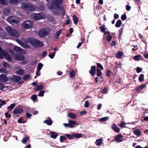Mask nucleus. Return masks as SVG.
I'll list each match as a JSON object with an SVG mask.
<instances>
[{"mask_svg":"<svg viewBox=\"0 0 148 148\" xmlns=\"http://www.w3.org/2000/svg\"><path fill=\"white\" fill-rule=\"evenodd\" d=\"M64 0H53L51 3L49 2L47 4L48 7L54 14L58 15L59 12L58 11L60 8L59 4L63 3Z\"/></svg>","mask_w":148,"mask_h":148,"instance_id":"1","label":"nucleus"},{"mask_svg":"<svg viewBox=\"0 0 148 148\" xmlns=\"http://www.w3.org/2000/svg\"><path fill=\"white\" fill-rule=\"evenodd\" d=\"M27 42L36 47H41L43 46L42 43L40 41L34 38H27Z\"/></svg>","mask_w":148,"mask_h":148,"instance_id":"2","label":"nucleus"},{"mask_svg":"<svg viewBox=\"0 0 148 148\" xmlns=\"http://www.w3.org/2000/svg\"><path fill=\"white\" fill-rule=\"evenodd\" d=\"M51 30L48 28H44L40 29L38 32V35L41 38H44L49 35L50 33Z\"/></svg>","mask_w":148,"mask_h":148,"instance_id":"3","label":"nucleus"},{"mask_svg":"<svg viewBox=\"0 0 148 148\" xmlns=\"http://www.w3.org/2000/svg\"><path fill=\"white\" fill-rule=\"evenodd\" d=\"M6 30L8 33L12 36L18 38L20 36L19 33L17 30L10 27H6Z\"/></svg>","mask_w":148,"mask_h":148,"instance_id":"4","label":"nucleus"},{"mask_svg":"<svg viewBox=\"0 0 148 148\" xmlns=\"http://www.w3.org/2000/svg\"><path fill=\"white\" fill-rule=\"evenodd\" d=\"M22 8L24 10L30 11H33L35 9V7L33 4L28 3H23Z\"/></svg>","mask_w":148,"mask_h":148,"instance_id":"5","label":"nucleus"},{"mask_svg":"<svg viewBox=\"0 0 148 148\" xmlns=\"http://www.w3.org/2000/svg\"><path fill=\"white\" fill-rule=\"evenodd\" d=\"M6 20L12 25L17 24L19 22L18 18L15 16H10L8 17Z\"/></svg>","mask_w":148,"mask_h":148,"instance_id":"6","label":"nucleus"},{"mask_svg":"<svg viewBox=\"0 0 148 148\" xmlns=\"http://www.w3.org/2000/svg\"><path fill=\"white\" fill-rule=\"evenodd\" d=\"M34 23L32 21H27L23 23L22 24V26L23 28L27 29L32 27Z\"/></svg>","mask_w":148,"mask_h":148,"instance_id":"7","label":"nucleus"},{"mask_svg":"<svg viewBox=\"0 0 148 148\" xmlns=\"http://www.w3.org/2000/svg\"><path fill=\"white\" fill-rule=\"evenodd\" d=\"M10 52L11 53L14 58L16 60L22 61L25 59L24 56L23 55H20L17 54H14V53L13 51L11 50L10 51Z\"/></svg>","mask_w":148,"mask_h":148,"instance_id":"8","label":"nucleus"},{"mask_svg":"<svg viewBox=\"0 0 148 148\" xmlns=\"http://www.w3.org/2000/svg\"><path fill=\"white\" fill-rule=\"evenodd\" d=\"M45 17L44 14L41 13L35 14L33 16L34 19L35 21H38L43 19Z\"/></svg>","mask_w":148,"mask_h":148,"instance_id":"9","label":"nucleus"},{"mask_svg":"<svg viewBox=\"0 0 148 148\" xmlns=\"http://www.w3.org/2000/svg\"><path fill=\"white\" fill-rule=\"evenodd\" d=\"M23 111V110L19 106L18 107H16L13 111L12 113L16 115L22 113Z\"/></svg>","mask_w":148,"mask_h":148,"instance_id":"10","label":"nucleus"},{"mask_svg":"<svg viewBox=\"0 0 148 148\" xmlns=\"http://www.w3.org/2000/svg\"><path fill=\"white\" fill-rule=\"evenodd\" d=\"M69 127L70 128H73L75 127H76L77 125L76 122L72 120L69 121Z\"/></svg>","mask_w":148,"mask_h":148,"instance_id":"11","label":"nucleus"},{"mask_svg":"<svg viewBox=\"0 0 148 148\" xmlns=\"http://www.w3.org/2000/svg\"><path fill=\"white\" fill-rule=\"evenodd\" d=\"M8 78L7 76L4 74H2L0 75V80L3 82L8 81Z\"/></svg>","mask_w":148,"mask_h":148,"instance_id":"12","label":"nucleus"},{"mask_svg":"<svg viewBox=\"0 0 148 148\" xmlns=\"http://www.w3.org/2000/svg\"><path fill=\"white\" fill-rule=\"evenodd\" d=\"M43 123L46 124L50 126L52 123V121L51 118L49 117H47L46 119L43 121Z\"/></svg>","mask_w":148,"mask_h":148,"instance_id":"13","label":"nucleus"},{"mask_svg":"<svg viewBox=\"0 0 148 148\" xmlns=\"http://www.w3.org/2000/svg\"><path fill=\"white\" fill-rule=\"evenodd\" d=\"M21 78L20 77L14 75V76L11 78V80L13 82H17L20 80Z\"/></svg>","mask_w":148,"mask_h":148,"instance_id":"14","label":"nucleus"},{"mask_svg":"<svg viewBox=\"0 0 148 148\" xmlns=\"http://www.w3.org/2000/svg\"><path fill=\"white\" fill-rule=\"evenodd\" d=\"M13 49L17 53H22V49L20 47L16 46L13 48Z\"/></svg>","mask_w":148,"mask_h":148,"instance_id":"15","label":"nucleus"},{"mask_svg":"<svg viewBox=\"0 0 148 148\" xmlns=\"http://www.w3.org/2000/svg\"><path fill=\"white\" fill-rule=\"evenodd\" d=\"M123 136L121 134H118L114 138L115 140L116 141L117 143L120 142L122 141L121 139L123 138Z\"/></svg>","mask_w":148,"mask_h":148,"instance_id":"16","label":"nucleus"},{"mask_svg":"<svg viewBox=\"0 0 148 148\" xmlns=\"http://www.w3.org/2000/svg\"><path fill=\"white\" fill-rule=\"evenodd\" d=\"M112 128L113 130L117 133H119L120 132L119 128L117 127L115 124H113L112 126Z\"/></svg>","mask_w":148,"mask_h":148,"instance_id":"17","label":"nucleus"},{"mask_svg":"<svg viewBox=\"0 0 148 148\" xmlns=\"http://www.w3.org/2000/svg\"><path fill=\"white\" fill-rule=\"evenodd\" d=\"M96 72V66H92L91 67V69L89 71L90 73L93 75H95Z\"/></svg>","mask_w":148,"mask_h":148,"instance_id":"18","label":"nucleus"},{"mask_svg":"<svg viewBox=\"0 0 148 148\" xmlns=\"http://www.w3.org/2000/svg\"><path fill=\"white\" fill-rule=\"evenodd\" d=\"M61 30H59L56 32V34L54 36V38L55 39H58L60 35L61 32Z\"/></svg>","mask_w":148,"mask_h":148,"instance_id":"19","label":"nucleus"},{"mask_svg":"<svg viewBox=\"0 0 148 148\" xmlns=\"http://www.w3.org/2000/svg\"><path fill=\"white\" fill-rule=\"evenodd\" d=\"M102 142L103 140L102 138L97 139L95 142V144L99 146L101 145Z\"/></svg>","mask_w":148,"mask_h":148,"instance_id":"20","label":"nucleus"},{"mask_svg":"<svg viewBox=\"0 0 148 148\" xmlns=\"http://www.w3.org/2000/svg\"><path fill=\"white\" fill-rule=\"evenodd\" d=\"M145 85L144 84L140 86L137 88V91L138 92H140L142 90L143 88L145 87Z\"/></svg>","mask_w":148,"mask_h":148,"instance_id":"21","label":"nucleus"},{"mask_svg":"<svg viewBox=\"0 0 148 148\" xmlns=\"http://www.w3.org/2000/svg\"><path fill=\"white\" fill-rule=\"evenodd\" d=\"M68 116L69 117L72 119H74L76 117V115L72 112L69 113L68 114Z\"/></svg>","mask_w":148,"mask_h":148,"instance_id":"22","label":"nucleus"},{"mask_svg":"<svg viewBox=\"0 0 148 148\" xmlns=\"http://www.w3.org/2000/svg\"><path fill=\"white\" fill-rule=\"evenodd\" d=\"M10 12V9L8 8H5L3 10L4 14L6 16L8 15Z\"/></svg>","mask_w":148,"mask_h":148,"instance_id":"23","label":"nucleus"},{"mask_svg":"<svg viewBox=\"0 0 148 148\" xmlns=\"http://www.w3.org/2000/svg\"><path fill=\"white\" fill-rule=\"evenodd\" d=\"M58 134L56 132H51V137L53 139H56V138Z\"/></svg>","mask_w":148,"mask_h":148,"instance_id":"24","label":"nucleus"},{"mask_svg":"<svg viewBox=\"0 0 148 148\" xmlns=\"http://www.w3.org/2000/svg\"><path fill=\"white\" fill-rule=\"evenodd\" d=\"M16 73L20 75H22L24 73V71L23 69H19L16 71Z\"/></svg>","mask_w":148,"mask_h":148,"instance_id":"25","label":"nucleus"},{"mask_svg":"<svg viewBox=\"0 0 148 148\" xmlns=\"http://www.w3.org/2000/svg\"><path fill=\"white\" fill-rule=\"evenodd\" d=\"M4 56H5L7 58V60L8 61H10L12 60V58L6 52L5 53V55H4Z\"/></svg>","mask_w":148,"mask_h":148,"instance_id":"26","label":"nucleus"},{"mask_svg":"<svg viewBox=\"0 0 148 148\" xmlns=\"http://www.w3.org/2000/svg\"><path fill=\"white\" fill-rule=\"evenodd\" d=\"M122 23V22L121 21L120 19H119L116 22L115 26L117 27H119L121 26Z\"/></svg>","mask_w":148,"mask_h":148,"instance_id":"27","label":"nucleus"},{"mask_svg":"<svg viewBox=\"0 0 148 148\" xmlns=\"http://www.w3.org/2000/svg\"><path fill=\"white\" fill-rule=\"evenodd\" d=\"M73 19L74 23L76 25L78 22V18L75 15H74L73 16Z\"/></svg>","mask_w":148,"mask_h":148,"instance_id":"28","label":"nucleus"},{"mask_svg":"<svg viewBox=\"0 0 148 148\" xmlns=\"http://www.w3.org/2000/svg\"><path fill=\"white\" fill-rule=\"evenodd\" d=\"M133 132L136 135L138 136H140L141 135L140 130L138 129H137L134 131Z\"/></svg>","mask_w":148,"mask_h":148,"instance_id":"29","label":"nucleus"},{"mask_svg":"<svg viewBox=\"0 0 148 148\" xmlns=\"http://www.w3.org/2000/svg\"><path fill=\"white\" fill-rule=\"evenodd\" d=\"M19 0H9V3L11 4L15 5L17 3Z\"/></svg>","mask_w":148,"mask_h":148,"instance_id":"30","label":"nucleus"},{"mask_svg":"<svg viewBox=\"0 0 148 148\" xmlns=\"http://www.w3.org/2000/svg\"><path fill=\"white\" fill-rule=\"evenodd\" d=\"M15 106V104L14 103L11 104L10 105L7 107V109L10 111L12 110Z\"/></svg>","mask_w":148,"mask_h":148,"instance_id":"31","label":"nucleus"},{"mask_svg":"<svg viewBox=\"0 0 148 148\" xmlns=\"http://www.w3.org/2000/svg\"><path fill=\"white\" fill-rule=\"evenodd\" d=\"M0 36L3 39H5L6 36V33L4 32H1L0 33Z\"/></svg>","mask_w":148,"mask_h":148,"instance_id":"32","label":"nucleus"},{"mask_svg":"<svg viewBox=\"0 0 148 148\" xmlns=\"http://www.w3.org/2000/svg\"><path fill=\"white\" fill-rule=\"evenodd\" d=\"M43 66V64L40 63H38L37 66V70L39 72Z\"/></svg>","mask_w":148,"mask_h":148,"instance_id":"33","label":"nucleus"},{"mask_svg":"<svg viewBox=\"0 0 148 148\" xmlns=\"http://www.w3.org/2000/svg\"><path fill=\"white\" fill-rule=\"evenodd\" d=\"M73 137L77 138H79L82 137V134L78 133L74 134H73Z\"/></svg>","mask_w":148,"mask_h":148,"instance_id":"34","label":"nucleus"},{"mask_svg":"<svg viewBox=\"0 0 148 148\" xmlns=\"http://www.w3.org/2000/svg\"><path fill=\"white\" fill-rule=\"evenodd\" d=\"M123 53L121 51H119L118 52L116 55V58H120L121 57V56H123Z\"/></svg>","mask_w":148,"mask_h":148,"instance_id":"35","label":"nucleus"},{"mask_svg":"<svg viewBox=\"0 0 148 148\" xmlns=\"http://www.w3.org/2000/svg\"><path fill=\"white\" fill-rule=\"evenodd\" d=\"M8 0H0V4L2 5H6L8 4Z\"/></svg>","mask_w":148,"mask_h":148,"instance_id":"36","label":"nucleus"},{"mask_svg":"<svg viewBox=\"0 0 148 148\" xmlns=\"http://www.w3.org/2000/svg\"><path fill=\"white\" fill-rule=\"evenodd\" d=\"M143 57L141 56L140 55H137L134 56L133 58L134 59L136 60L139 61V60L140 58H141Z\"/></svg>","mask_w":148,"mask_h":148,"instance_id":"37","label":"nucleus"},{"mask_svg":"<svg viewBox=\"0 0 148 148\" xmlns=\"http://www.w3.org/2000/svg\"><path fill=\"white\" fill-rule=\"evenodd\" d=\"M43 86L42 85H39L37 86L36 90V91H38L43 89Z\"/></svg>","mask_w":148,"mask_h":148,"instance_id":"38","label":"nucleus"},{"mask_svg":"<svg viewBox=\"0 0 148 148\" xmlns=\"http://www.w3.org/2000/svg\"><path fill=\"white\" fill-rule=\"evenodd\" d=\"M21 46L25 48H30V46L29 45L23 42Z\"/></svg>","mask_w":148,"mask_h":148,"instance_id":"39","label":"nucleus"},{"mask_svg":"<svg viewBox=\"0 0 148 148\" xmlns=\"http://www.w3.org/2000/svg\"><path fill=\"white\" fill-rule=\"evenodd\" d=\"M37 96L36 95H33L31 97V99H32L34 102L37 99Z\"/></svg>","mask_w":148,"mask_h":148,"instance_id":"40","label":"nucleus"},{"mask_svg":"<svg viewBox=\"0 0 148 148\" xmlns=\"http://www.w3.org/2000/svg\"><path fill=\"white\" fill-rule=\"evenodd\" d=\"M0 72L6 74L7 73V71L6 69L3 68H1L0 69Z\"/></svg>","mask_w":148,"mask_h":148,"instance_id":"41","label":"nucleus"},{"mask_svg":"<svg viewBox=\"0 0 148 148\" xmlns=\"http://www.w3.org/2000/svg\"><path fill=\"white\" fill-rule=\"evenodd\" d=\"M75 71H72L69 74V77L70 78L73 77L75 75Z\"/></svg>","mask_w":148,"mask_h":148,"instance_id":"42","label":"nucleus"},{"mask_svg":"<svg viewBox=\"0 0 148 148\" xmlns=\"http://www.w3.org/2000/svg\"><path fill=\"white\" fill-rule=\"evenodd\" d=\"M108 118V117H102L100 119V121L101 122H104L107 120Z\"/></svg>","mask_w":148,"mask_h":148,"instance_id":"43","label":"nucleus"},{"mask_svg":"<svg viewBox=\"0 0 148 148\" xmlns=\"http://www.w3.org/2000/svg\"><path fill=\"white\" fill-rule=\"evenodd\" d=\"M144 75L143 74H141L138 78L139 81L140 82H142L144 79Z\"/></svg>","mask_w":148,"mask_h":148,"instance_id":"44","label":"nucleus"},{"mask_svg":"<svg viewBox=\"0 0 148 148\" xmlns=\"http://www.w3.org/2000/svg\"><path fill=\"white\" fill-rule=\"evenodd\" d=\"M45 92V91H41L39 92L38 93V96L42 97L44 96V93Z\"/></svg>","mask_w":148,"mask_h":148,"instance_id":"45","label":"nucleus"},{"mask_svg":"<svg viewBox=\"0 0 148 148\" xmlns=\"http://www.w3.org/2000/svg\"><path fill=\"white\" fill-rule=\"evenodd\" d=\"M29 139L28 137H26L23 138L22 140V142L23 143H25L27 142Z\"/></svg>","mask_w":148,"mask_h":148,"instance_id":"46","label":"nucleus"},{"mask_svg":"<svg viewBox=\"0 0 148 148\" xmlns=\"http://www.w3.org/2000/svg\"><path fill=\"white\" fill-rule=\"evenodd\" d=\"M30 77V76L29 75H26L23 76V79L25 80H26L28 79Z\"/></svg>","mask_w":148,"mask_h":148,"instance_id":"47","label":"nucleus"},{"mask_svg":"<svg viewBox=\"0 0 148 148\" xmlns=\"http://www.w3.org/2000/svg\"><path fill=\"white\" fill-rule=\"evenodd\" d=\"M101 92L103 94H106L107 93L108 90H107L106 88H104L101 91Z\"/></svg>","mask_w":148,"mask_h":148,"instance_id":"48","label":"nucleus"},{"mask_svg":"<svg viewBox=\"0 0 148 148\" xmlns=\"http://www.w3.org/2000/svg\"><path fill=\"white\" fill-rule=\"evenodd\" d=\"M0 106H2L3 105L5 104L6 103V102L5 100H2L1 99H0Z\"/></svg>","mask_w":148,"mask_h":148,"instance_id":"49","label":"nucleus"},{"mask_svg":"<svg viewBox=\"0 0 148 148\" xmlns=\"http://www.w3.org/2000/svg\"><path fill=\"white\" fill-rule=\"evenodd\" d=\"M3 66L5 67H9L10 66V65L7 62H3Z\"/></svg>","mask_w":148,"mask_h":148,"instance_id":"50","label":"nucleus"},{"mask_svg":"<svg viewBox=\"0 0 148 148\" xmlns=\"http://www.w3.org/2000/svg\"><path fill=\"white\" fill-rule=\"evenodd\" d=\"M65 135L68 138L70 139H73V134L72 135L71 134H65Z\"/></svg>","mask_w":148,"mask_h":148,"instance_id":"51","label":"nucleus"},{"mask_svg":"<svg viewBox=\"0 0 148 148\" xmlns=\"http://www.w3.org/2000/svg\"><path fill=\"white\" fill-rule=\"evenodd\" d=\"M55 52H52L51 54H50L49 55V56L51 59H53L55 56Z\"/></svg>","mask_w":148,"mask_h":148,"instance_id":"52","label":"nucleus"},{"mask_svg":"<svg viewBox=\"0 0 148 148\" xmlns=\"http://www.w3.org/2000/svg\"><path fill=\"white\" fill-rule=\"evenodd\" d=\"M6 53V52H4L3 50V49L0 47V54H1L2 56H4L5 55V53Z\"/></svg>","mask_w":148,"mask_h":148,"instance_id":"53","label":"nucleus"},{"mask_svg":"<svg viewBox=\"0 0 148 148\" xmlns=\"http://www.w3.org/2000/svg\"><path fill=\"white\" fill-rule=\"evenodd\" d=\"M89 105V102L88 101H86L84 103V106L85 108H88Z\"/></svg>","mask_w":148,"mask_h":148,"instance_id":"54","label":"nucleus"},{"mask_svg":"<svg viewBox=\"0 0 148 148\" xmlns=\"http://www.w3.org/2000/svg\"><path fill=\"white\" fill-rule=\"evenodd\" d=\"M102 73L101 71L98 69H97V75L98 76H100L101 75Z\"/></svg>","mask_w":148,"mask_h":148,"instance_id":"55","label":"nucleus"},{"mask_svg":"<svg viewBox=\"0 0 148 148\" xmlns=\"http://www.w3.org/2000/svg\"><path fill=\"white\" fill-rule=\"evenodd\" d=\"M127 18L125 14L122 15L121 16V19L122 21H124Z\"/></svg>","mask_w":148,"mask_h":148,"instance_id":"56","label":"nucleus"},{"mask_svg":"<svg viewBox=\"0 0 148 148\" xmlns=\"http://www.w3.org/2000/svg\"><path fill=\"white\" fill-rule=\"evenodd\" d=\"M99 29L101 32H104L106 30L105 27L102 26L99 27Z\"/></svg>","mask_w":148,"mask_h":148,"instance_id":"57","label":"nucleus"},{"mask_svg":"<svg viewBox=\"0 0 148 148\" xmlns=\"http://www.w3.org/2000/svg\"><path fill=\"white\" fill-rule=\"evenodd\" d=\"M66 139L65 137L64 136H61L60 138V140L61 142L63 143V140Z\"/></svg>","mask_w":148,"mask_h":148,"instance_id":"58","label":"nucleus"},{"mask_svg":"<svg viewBox=\"0 0 148 148\" xmlns=\"http://www.w3.org/2000/svg\"><path fill=\"white\" fill-rule=\"evenodd\" d=\"M126 124V123H125L124 122H122L119 125V126L122 127H124Z\"/></svg>","mask_w":148,"mask_h":148,"instance_id":"59","label":"nucleus"},{"mask_svg":"<svg viewBox=\"0 0 148 148\" xmlns=\"http://www.w3.org/2000/svg\"><path fill=\"white\" fill-rule=\"evenodd\" d=\"M5 116L6 118H10L11 116L10 114H9L8 112H6L5 113Z\"/></svg>","mask_w":148,"mask_h":148,"instance_id":"60","label":"nucleus"},{"mask_svg":"<svg viewBox=\"0 0 148 148\" xmlns=\"http://www.w3.org/2000/svg\"><path fill=\"white\" fill-rule=\"evenodd\" d=\"M123 29V28L122 27L119 30V37L121 36L122 35Z\"/></svg>","mask_w":148,"mask_h":148,"instance_id":"61","label":"nucleus"},{"mask_svg":"<svg viewBox=\"0 0 148 148\" xmlns=\"http://www.w3.org/2000/svg\"><path fill=\"white\" fill-rule=\"evenodd\" d=\"M47 55V52L46 51H44L42 53V58H44Z\"/></svg>","mask_w":148,"mask_h":148,"instance_id":"62","label":"nucleus"},{"mask_svg":"<svg viewBox=\"0 0 148 148\" xmlns=\"http://www.w3.org/2000/svg\"><path fill=\"white\" fill-rule=\"evenodd\" d=\"M97 67L99 68H100L101 69H103V67L102 65L100 63H97Z\"/></svg>","mask_w":148,"mask_h":148,"instance_id":"63","label":"nucleus"},{"mask_svg":"<svg viewBox=\"0 0 148 148\" xmlns=\"http://www.w3.org/2000/svg\"><path fill=\"white\" fill-rule=\"evenodd\" d=\"M112 39V37L111 36L109 35L108 36L107 40L108 42H110Z\"/></svg>","mask_w":148,"mask_h":148,"instance_id":"64","label":"nucleus"}]
</instances>
